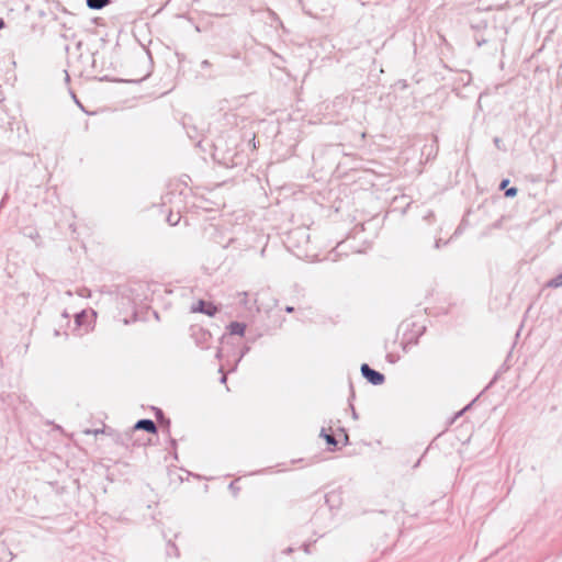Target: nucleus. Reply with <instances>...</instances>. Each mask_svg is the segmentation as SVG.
Returning a JSON list of instances; mask_svg holds the SVG:
<instances>
[{
    "label": "nucleus",
    "mask_w": 562,
    "mask_h": 562,
    "mask_svg": "<svg viewBox=\"0 0 562 562\" xmlns=\"http://www.w3.org/2000/svg\"><path fill=\"white\" fill-rule=\"evenodd\" d=\"M4 21L2 19H0V30H2L4 27Z\"/></svg>",
    "instance_id": "f8f14e48"
},
{
    "label": "nucleus",
    "mask_w": 562,
    "mask_h": 562,
    "mask_svg": "<svg viewBox=\"0 0 562 562\" xmlns=\"http://www.w3.org/2000/svg\"><path fill=\"white\" fill-rule=\"evenodd\" d=\"M508 182L509 181L507 179L503 180L501 183V189H505L507 187Z\"/></svg>",
    "instance_id": "9b49d317"
},
{
    "label": "nucleus",
    "mask_w": 562,
    "mask_h": 562,
    "mask_svg": "<svg viewBox=\"0 0 562 562\" xmlns=\"http://www.w3.org/2000/svg\"><path fill=\"white\" fill-rule=\"evenodd\" d=\"M548 285L551 288L562 286V272L559 276H557L555 278L551 279L549 281Z\"/></svg>",
    "instance_id": "423d86ee"
},
{
    "label": "nucleus",
    "mask_w": 562,
    "mask_h": 562,
    "mask_svg": "<svg viewBox=\"0 0 562 562\" xmlns=\"http://www.w3.org/2000/svg\"><path fill=\"white\" fill-rule=\"evenodd\" d=\"M135 429L146 430L148 432H156L157 428L153 420L140 419L136 423Z\"/></svg>",
    "instance_id": "7ed1b4c3"
},
{
    "label": "nucleus",
    "mask_w": 562,
    "mask_h": 562,
    "mask_svg": "<svg viewBox=\"0 0 562 562\" xmlns=\"http://www.w3.org/2000/svg\"><path fill=\"white\" fill-rule=\"evenodd\" d=\"M516 194H517V189L516 188H509L505 192V195L506 196H510V198L515 196Z\"/></svg>",
    "instance_id": "6e6552de"
},
{
    "label": "nucleus",
    "mask_w": 562,
    "mask_h": 562,
    "mask_svg": "<svg viewBox=\"0 0 562 562\" xmlns=\"http://www.w3.org/2000/svg\"><path fill=\"white\" fill-rule=\"evenodd\" d=\"M225 381H226V376H225V375H223V376H222V382H225Z\"/></svg>",
    "instance_id": "4468645a"
},
{
    "label": "nucleus",
    "mask_w": 562,
    "mask_h": 562,
    "mask_svg": "<svg viewBox=\"0 0 562 562\" xmlns=\"http://www.w3.org/2000/svg\"><path fill=\"white\" fill-rule=\"evenodd\" d=\"M361 373L369 382L374 385H380L384 382V375L371 369L368 364L361 366Z\"/></svg>",
    "instance_id": "f257e3e1"
},
{
    "label": "nucleus",
    "mask_w": 562,
    "mask_h": 562,
    "mask_svg": "<svg viewBox=\"0 0 562 562\" xmlns=\"http://www.w3.org/2000/svg\"><path fill=\"white\" fill-rule=\"evenodd\" d=\"M245 329H246V326L244 324H241V323H238V322H233L229 325V331L233 335L243 336L245 334Z\"/></svg>",
    "instance_id": "20e7f679"
},
{
    "label": "nucleus",
    "mask_w": 562,
    "mask_h": 562,
    "mask_svg": "<svg viewBox=\"0 0 562 562\" xmlns=\"http://www.w3.org/2000/svg\"><path fill=\"white\" fill-rule=\"evenodd\" d=\"M168 222H169L170 224H172V225H176V224L178 223V218H177V220H175V217L169 216V217H168Z\"/></svg>",
    "instance_id": "9d476101"
},
{
    "label": "nucleus",
    "mask_w": 562,
    "mask_h": 562,
    "mask_svg": "<svg viewBox=\"0 0 562 562\" xmlns=\"http://www.w3.org/2000/svg\"><path fill=\"white\" fill-rule=\"evenodd\" d=\"M86 318H87V313L86 312H81V313L77 314L76 323L78 325H82Z\"/></svg>",
    "instance_id": "0eeeda50"
},
{
    "label": "nucleus",
    "mask_w": 562,
    "mask_h": 562,
    "mask_svg": "<svg viewBox=\"0 0 562 562\" xmlns=\"http://www.w3.org/2000/svg\"><path fill=\"white\" fill-rule=\"evenodd\" d=\"M325 438H326V441H327L329 445H336V440H335L334 436H331V435H326V436H325Z\"/></svg>",
    "instance_id": "1a4fd4ad"
},
{
    "label": "nucleus",
    "mask_w": 562,
    "mask_h": 562,
    "mask_svg": "<svg viewBox=\"0 0 562 562\" xmlns=\"http://www.w3.org/2000/svg\"><path fill=\"white\" fill-rule=\"evenodd\" d=\"M193 312L205 313L210 316H213L216 313V307L212 304H206L204 301H199L198 305L192 308Z\"/></svg>",
    "instance_id": "f03ea898"
},
{
    "label": "nucleus",
    "mask_w": 562,
    "mask_h": 562,
    "mask_svg": "<svg viewBox=\"0 0 562 562\" xmlns=\"http://www.w3.org/2000/svg\"><path fill=\"white\" fill-rule=\"evenodd\" d=\"M286 312H289V313L293 312V307L288 306V307H286Z\"/></svg>",
    "instance_id": "ddd939ff"
},
{
    "label": "nucleus",
    "mask_w": 562,
    "mask_h": 562,
    "mask_svg": "<svg viewBox=\"0 0 562 562\" xmlns=\"http://www.w3.org/2000/svg\"><path fill=\"white\" fill-rule=\"evenodd\" d=\"M109 2L110 0H87V5L90 9L100 10L104 8Z\"/></svg>",
    "instance_id": "39448f33"
}]
</instances>
